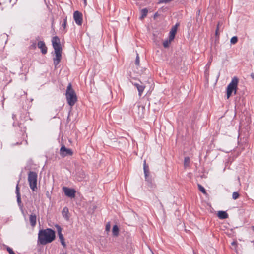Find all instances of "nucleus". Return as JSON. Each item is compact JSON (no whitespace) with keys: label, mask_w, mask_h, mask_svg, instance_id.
I'll return each mask as SVG.
<instances>
[{"label":"nucleus","mask_w":254,"mask_h":254,"mask_svg":"<svg viewBox=\"0 0 254 254\" xmlns=\"http://www.w3.org/2000/svg\"><path fill=\"white\" fill-rule=\"evenodd\" d=\"M60 154L62 157H64L72 155L73 151L71 149L67 148L64 145H62L60 150Z\"/></svg>","instance_id":"7"},{"label":"nucleus","mask_w":254,"mask_h":254,"mask_svg":"<svg viewBox=\"0 0 254 254\" xmlns=\"http://www.w3.org/2000/svg\"><path fill=\"white\" fill-rule=\"evenodd\" d=\"M38 47L41 49L42 53L44 55L46 54L47 52V48L44 41H40L38 42Z\"/></svg>","instance_id":"13"},{"label":"nucleus","mask_w":254,"mask_h":254,"mask_svg":"<svg viewBox=\"0 0 254 254\" xmlns=\"http://www.w3.org/2000/svg\"><path fill=\"white\" fill-rule=\"evenodd\" d=\"M112 233L114 236H117L119 234V228L117 225H115L112 229Z\"/></svg>","instance_id":"18"},{"label":"nucleus","mask_w":254,"mask_h":254,"mask_svg":"<svg viewBox=\"0 0 254 254\" xmlns=\"http://www.w3.org/2000/svg\"><path fill=\"white\" fill-rule=\"evenodd\" d=\"M158 15V13L157 12H156L155 14H154V18H155L156 17H157Z\"/></svg>","instance_id":"31"},{"label":"nucleus","mask_w":254,"mask_h":254,"mask_svg":"<svg viewBox=\"0 0 254 254\" xmlns=\"http://www.w3.org/2000/svg\"><path fill=\"white\" fill-rule=\"evenodd\" d=\"M28 181L30 189L34 191L37 190V174L34 171H29L28 174Z\"/></svg>","instance_id":"5"},{"label":"nucleus","mask_w":254,"mask_h":254,"mask_svg":"<svg viewBox=\"0 0 254 254\" xmlns=\"http://www.w3.org/2000/svg\"><path fill=\"white\" fill-rule=\"evenodd\" d=\"M178 25H179V24L177 23V24H176L175 25L173 26L172 28H171V30L169 33L170 40H173L174 39L175 34L177 32V27H178Z\"/></svg>","instance_id":"14"},{"label":"nucleus","mask_w":254,"mask_h":254,"mask_svg":"<svg viewBox=\"0 0 254 254\" xmlns=\"http://www.w3.org/2000/svg\"><path fill=\"white\" fill-rule=\"evenodd\" d=\"M73 18L75 23L78 25H81L82 24V14L79 11H76L73 13Z\"/></svg>","instance_id":"8"},{"label":"nucleus","mask_w":254,"mask_h":254,"mask_svg":"<svg viewBox=\"0 0 254 254\" xmlns=\"http://www.w3.org/2000/svg\"><path fill=\"white\" fill-rule=\"evenodd\" d=\"M193 253L194 254H195V253H194V251H193Z\"/></svg>","instance_id":"34"},{"label":"nucleus","mask_w":254,"mask_h":254,"mask_svg":"<svg viewBox=\"0 0 254 254\" xmlns=\"http://www.w3.org/2000/svg\"><path fill=\"white\" fill-rule=\"evenodd\" d=\"M139 81L140 83H133V82H131V83L137 89V90L138 91V95L140 97L142 95V94L144 90L145 86L141 81Z\"/></svg>","instance_id":"11"},{"label":"nucleus","mask_w":254,"mask_h":254,"mask_svg":"<svg viewBox=\"0 0 254 254\" xmlns=\"http://www.w3.org/2000/svg\"><path fill=\"white\" fill-rule=\"evenodd\" d=\"M239 79L237 77H234L231 82L228 84L227 88V97L228 99L234 92V94H236L238 89V84Z\"/></svg>","instance_id":"4"},{"label":"nucleus","mask_w":254,"mask_h":254,"mask_svg":"<svg viewBox=\"0 0 254 254\" xmlns=\"http://www.w3.org/2000/svg\"><path fill=\"white\" fill-rule=\"evenodd\" d=\"M143 170L145 175V180L147 181H149V166L146 164V160H144L143 162Z\"/></svg>","instance_id":"12"},{"label":"nucleus","mask_w":254,"mask_h":254,"mask_svg":"<svg viewBox=\"0 0 254 254\" xmlns=\"http://www.w3.org/2000/svg\"><path fill=\"white\" fill-rule=\"evenodd\" d=\"M218 217L220 219H224L228 217V215L225 211H220L218 212Z\"/></svg>","instance_id":"16"},{"label":"nucleus","mask_w":254,"mask_h":254,"mask_svg":"<svg viewBox=\"0 0 254 254\" xmlns=\"http://www.w3.org/2000/svg\"><path fill=\"white\" fill-rule=\"evenodd\" d=\"M63 190L66 196L71 198H74L75 197L76 190L75 189L64 187Z\"/></svg>","instance_id":"6"},{"label":"nucleus","mask_w":254,"mask_h":254,"mask_svg":"<svg viewBox=\"0 0 254 254\" xmlns=\"http://www.w3.org/2000/svg\"><path fill=\"white\" fill-rule=\"evenodd\" d=\"M16 194L17 201L18 203V206L19 207V208L21 209V210L22 211V212H23V205L21 201V195H20V189L19 187L18 184H17L16 186Z\"/></svg>","instance_id":"10"},{"label":"nucleus","mask_w":254,"mask_h":254,"mask_svg":"<svg viewBox=\"0 0 254 254\" xmlns=\"http://www.w3.org/2000/svg\"><path fill=\"white\" fill-rule=\"evenodd\" d=\"M66 24H67V17L64 18V22L63 23V24L62 25V26L63 27H64V29H65L66 28Z\"/></svg>","instance_id":"27"},{"label":"nucleus","mask_w":254,"mask_h":254,"mask_svg":"<svg viewBox=\"0 0 254 254\" xmlns=\"http://www.w3.org/2000/svg\"><path fill=\"white\" fill-rule=\"evenodd\" d=\"M55 239V232L51 228L40 230L38 234V242L45 245L51 243Z\"/></svg>","instance_id":"1"},{"label":"nucleus","mask_w":254,"mask_h":254,"mask_svg":"<svg viewBox=\"0 0 254 254\" xmlns=\"http://www.w3.org/2000/svg\"><path fill=\"white\" fill-rule=\"evenodd\" d=\"M110 229V225L109 224H108L106 226V231H109Z\"/></svg>","instance_id":"29"},{"label":"nucleus","mask_w":254,"mask_h":254,"mask_svg":"<svg viewBox=\"0 0 254 254\" xmlns=\"http://www.w3.org/2000/svg\"><path fill=\"white\" fill-rule=\"evenodd\" d=\"M37 217L35 214H32L30 215L29 221L31 226L34 227L36 224Z\"/></svg>","instance_id":"15"},{"label":"nucleus","mask_w":254,"mask_h":254,"mask_svg":"<svg viewBox=\"0 0 254 254\" xmlns=\"http://www.w3.org/2000/svg\"><path fill=\"white\" fill-rule=\"evenodd\" d=\"M252 230L254 231V226H252Z\"/></svg>","instance_id":"33"},{"label":"nucleus","mask_w":254,"mask_h":254,"mask_svg":"<svg viewBox=\"0 0 254 254\" xmlns=\"http://www.w3.org/2000/svg\"><path fill=\"white\" fill-rule=\"evenodd\" d=\"M135 64L137 66H139V55L137 53L136 59L135 61Z\"/></svg>","instance_id":"26"},{"label":"nucleus","mask_w":254,"mask_h":254,"mask_svg":"<svg viewBox=\"0 0 254 254\" xmlns=\"http://www.w3.org/2000/svg\"><path fill=\"white\" fill-rule=\"evenodd\" d=\"M7 251L9 252V254H15L12 249L9 247L6 248Z\"/></svg>","instance_id":"28"},{"label":"nucleus","mask_w":254,"mask_h":254,"mask_svg":"<svg viewBox=\"0 0 254 254\" xmlns=\"http://www.w3.org/2000/svg\"><path fill=\"white\" fill-rule=\"evenodd\" d=\"M197 186H198V188L199 190L201 192H202L205 195L207 194V192L206 191L205 189H204V188L202 185H201L200 184H198L197 185Z\"/></svg>","instance_id":"20"},{"label":"nucleus","mask_w":254,"mask_h":254,"mask_svg":"<svg viewBox=\"0 0 254 254\" xmlns=\"http://www.w3.org/2000/svg\"><path fill=\"white\" fill-rule=\"evenodd\" d=\"M52 44L55 54V57L53 58V63L55 67L57 68L62 59V47L60 38L57 36L53 37L52 39Z\"/></svg>","instance_id":"2"},{"label":"nucleus","mask_w":254,"mask_h":254,"mask_svg":"<svg viewBox=\"0 0 254 254\" xmlns=\"http://www.w3.org/2000/svg\"><path fill=\"white\" fill-rule=\"evenodd\" d=\"M84 0V3L85 5L87 4V0Z\"/></svg>","instance_id":"32"},{"label":"nucleus","mask_w":254,"mask_h":254,"mask_svg":"<svg viewBox=\"0 0 254 254\" xmlns=\"http://www.w3.org/2000/svg\"><path fill=\"white\" fill-rule=\"evenodd\" d=\"M68 208L66 207H64L62 211V214L64 218H67L68 217Z\"/></svg>","instance_id":"19"},{"label":"nucleus","mask_w":254,"mask_h":254,"mask_svg":"<svg viewBox=\"0 0 254 254\" xmlns=\"http://www.w3.org/2000/svg\"><path fill=\"white\" fill-rule=\"evenodd\" d=\"M240 194L238 192H234L232 194V198L233 199L236 200L239 197Z\"/></svg>","instance_id":"23"},{"label":"nucleus","mask_w":254,"mask_h":254,"mask_svg":"<svg viewBox=\"0 0 254 254\" xmlns=\"http://www.w3.org/2000/svg\"><path fill=\"white\" fill-rule=\"evenodd\" d=\"M171 41L172 40H170V39L169 40H167L165 41L163 43V46L165 48H167V47H169V45Z\"/></svg>","instance_id":"24"},{"label":"nucleus","mask_w":254,"mask_h":254,"mask_svg":"<svg viewBox=\"0 0 254 254\" xmlns=\"http://www.w3.org/2000/svg\"><path fill=\"white\" fill-rule=\"evenodd\" d=\"M222 25V23H221L220 22L218 23L217 28L215 31V35L216 36H219V27L220 25Z\"/></svg>","instance_id":"25"},{"label":"nucleus","mask_w":254,"mask_h":254,"mask_svg":"<svg viewBox=\"0 0 254 254\" xmlns=\"http://www.w3.org/2000/svg\"><path fill=\"white\" fill-rule=\"evenodd\" d=\"M231 43L235 44L238 42V37L237 36H233L231 38L230 40Z\"/></svg>","instance_id":"22"},{"label":"nucleus","mask_w":254,"mask_h":254,"mask_svg":"<svg viewBox=\"0 0 254 254\" xmlns=\"http://www.w3.org/2000/svg\"><path fill=\"white\" fill-rule=\"evenodd\" d=\"M55 227L56 228V229H57V231L58 232V235L60 241L61 243V244L62 245V246L64 247H65L66 245L64 242V236L62 233V229L61 227L60 226H59V225L56 224L55 225Z\"/></svg>","instance_id":"9"},{"label":"nucleus","mask_w":254,"mask_h":254,"mask_svg":"<svg viewBox=\"0 0 254 254\" xmlns=\"http://www.w3.org/2000/svg\"><path fill=\"white\" fill-rule=\"evenodd\" d=\"M148 12V10L147 9V8H143L141 10V16L139 17V19L140 20H142L145 17H146L147 15V13Z\"/></svg>","instance_id":"17"},{"label":"nucleus","mask_w":254,"mask_h":254,"mask_svg":"<svg viewBox=\"0 0 254 254\" xmlns=\"http://www.w3.org/2000/svg\"><path fill=\"white\" fill-rule=\"evenodd\" d=\"M65 95L68 104L73 106L77 101V98L75 92L72 88L71 83H69L67 86Z\"/></svg>","instance_id":"3"},{"label":"nucleus","mask_w":254,"mask_h":254,"mask_svg":"<svg viewBox=\"0 0 254 254\" xmlns=\"http://www.w3.org/2000/svg\"><path fill=\"white\" fill-rule=\"evenodd\" d=\"M190 162V159L189 157H186L184 159V166H188Z\"/></svg>","instance_id":"21"},{"label":"nucleus","mask_w":254,"mask_h":254,"mask_svg":"<svg viewBox=\"0 0 254 254\" xmlns=\"http://www.w3.org/2000/svg\"><path fill=\"white\" fill-rule=\"evenodd\" d=\"M250 76L253 79H254V74L253 73H252Z\"/></svg>","instance_id":"30"}]
</instances>
